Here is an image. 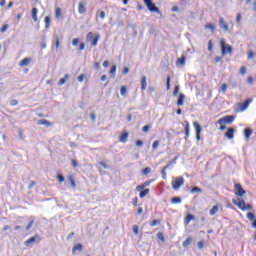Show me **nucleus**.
<instances>
[{
	"mask_svg": "<svg viewBox=\"0 0 256 256\" xmlns=\"http://www.w3.org/2000/svg\"><path fill=\"white\" fill-rule=\"evenodd\" d=\"M253 103V98H247L244 102L236 103L234 106V110L236 113H243V111H247L249 109V105Z\"/></svg>",
	"mask_w": 256,
	"mask_h": 256,
	"instance_id": "nucleus-1",
	"label": "nucleus"
},
{
	"mask_svg": "<svg viewBox=\"0 0 256 256\" xmlns=\"http://www.w3.org/2000/svg\"><path fill=\"white\" fill-rule=\"evenodd\" d=\"M233 205H236V207L240 208L241 211H251L253 209V206L251 204H246L245 200L238 198L232 200Z\"/></svg>",
	"mask_w": 256,
	"mask_h": 256,
	"instance_id": "nucleus-2",
	"label": "nucleus"
},
{
	"mask_svg": "<svg viewBox=\"0 0 256 256\" xmlns=\"http://www.w3.org/2000/svg\"><path fill=\"white\" fill-rule=\"evenodd\" d=\"M235 121V116H224L223 118H220L217 123L220 125V129H227L226 125H230V123H233Z\"/></svg>",
	"mask_w": 256,
	"mask_h": 256,
	"instance_id": "nucleus-3",
	"label": "nucleus"
},
{
	"mask_svg": "<svg viewBox=\"0 0 256 256\" xmlns=\"http://www.w3.org/2000/svg\"><path fill=\"white\" fill-rule=\"evenodd\" d=\"M220 47H221V51H222V57H225V55H227V53H229V55H231V53H233V47L229 44H226L225 40H223V39L220 40Z\"/></svg>",
	"mask_w": 256,
	"mask_h": 256,
	"instance_id": "nucleus-4",
	"label": "nucleus"
},
{
	"mask_svg": "<svg viewBox=\"0 0 256 256\" xmlns=\"http://www.w3.org/2000/svg\"><path fill=\"white\" fill-rule=\"evenodd\" d=\"M99 39H101V35L96 34L94 36L93 32H89L86 36V41H91L92 47H97V43H99Z\"/></svg>",
	"mask_w": 256,
	"mask_h": 256,
	"instance_id": "nucleus-5",
	"label": "nucleus"
},
{
	"mask_svg": "<svg viewBox=\"0 0 256 256\" xmlns=\"http://www.w3.org/2000/svg\"><path fill=\"white\" fill-rule=\"evenodd\" d=\"M183 185H185V179L183 177H176L171 182L172 189H174L175 191H178V189L183 187Z\"/></svg>",
	"mask_w": 256,
	"mask_h": 256,
	"instance_id": "nucleus-6",
	"label": "nucleus"
},
{
	"mask_svg": "<svg viewBox=\"0 0 256 256\" xmlns=\"http://www.w3.org/2000/svg\"><path fill=\"white\" fill-rule=\"evenodd\" d=\"M147 9L151 11V13H159V8L155 6L152 0H143Z\"/></svg>",
	"mask_w": 256,
	"mask_h": 256,
	"instance_id": "nucleus-7",
	"label": "nucleus"
},
{
	"mask_svg": "<svg viewBox=\"0 0 256 256\" xmlns=\"http://www.w3.org/2000/svg\"><path fill=\"white\" fill-rule=\"evenodd\" d=\"M234 189L236 197H243L246 193L245 190L243 189V186H241L240 183L235 184Z\"/></svg>",
	"mask_w": 256,
	"mask_h": 256,
	"instance_id": "nucleus-8",
	"label": "nucleus"
},
{
	"mask_svg": "<svg viewBox=\"0 0 256 256\" xmlns=\"http://www.w3.org/2000/svg\"><path fill=\"white\" fill-rule=\"evenodd\" d=\"M175 161H177V158H175L172 162H169L166 166L163 167L161 171L162 179H167V169L170 168L173 163H175Z\"/></svg>",
	"mask_w": 256,
	"mask_h": 256,
	"instance_id": "nucleus-9",
	"label": "nucleus"
},
{
	"mask_svg": "<svg viewBox=\"0 0 256 256\" xmlns=\"http://www.w3.org/2000/svg\"><path fill=\"white\" fill-rule=\"evenodd\" d=\"M153 179L152 180H148L143 182L142 184L138 185L136 187V191H143V189H145V187H149V185H151V183H153Z\"/></svg>",
	"mask_w": 256,
	"mask_h": 256,
	"instance_id": "nucleus-10",
	"label": "nucleus"
},
{
	"mask_svg": "<svg viewBox=\"0 0 256 256\" xmlns=\"http://www.w3.org/2000/svg\"><path fill=\"white\" fill-rule=\"evenodd\" d=\"M129 139V132L123 131L122 134L119 136L120 143H127V140Z\"/></svg>",
	"mask_w": 256,
	"mask_h": 256,
	"instance_id": "nucleus-11",
	"label": "nucleus"
},
{
	"mask_svg": "<svg viewBox=\"0 0 256 256\" xmlns=\"http://www.w3.org/2000/svg\"><path fill=\"white\" fill-rule=\"evenodd\" d=\"M36 239H39V235L36 234L24 242L25 247H29L32 243H35Z\"/></svg>",
	"mask_w": 256,
	"mask_h": 256,
	"instance_id": "nucleus-12",
	"label": "nucleus"
},
{
	"mask_svg": "<svg viewBox=\"0 0 256 256\" xmlns=\"http://www.w3.org/2000/svg\"><path fill=\"white\" fill-rule=\"evenodd\" d=\"M220 29L223 31H229V25L225 22V18H220Z\"/></svg>",
	"mask_w": 256,
	"mask_h": 256,
	"instance_id": "nucleus-13",
	"label": "nucleus"
},
{
	"mask_svg": "<svg viewBox=\"0 0 256 256\" xmlns=\"http://www.w3.org/2000/svg\"><path fill=\"white\" fill-rule=\"evenodd\" d=\"M33 61L31 58H24L19 62V67H27Z\"/></svg>",
	"mask_w": 256,
	"mask_h": 256,
	"instance_id": "nucleus-14",
	"label": "nucleus"
},
{
	"mask_svg": "<svg viewBox=\"0 0 256 256\" xmlns=\"http://www.w3.org/2000/svg\"><path fill=\"white\" fill-rule=\"evenodd\" d=\"M191 221H195V216L193 214H187L184 218L185 225H189Z\"/></svg>",
	"mask_w": 256,
	"mask_h": 256,
	"instance_id": "nucleus-15",
	"label": "nucleus"
},
{
	"mask_svg": "<svg viewBox=\"0 0 256 256\" xmlns=\"http://www.w3.org/2000/svg\"><path fill=\"white\" fill-rule=\"evenodd\" d=\"M140 85H141V91H145V89H147V77L145 76L141 77Z\"/></svg>",
	"mask_w": 256,
	"mask_h": 256,
	"instance_id": "nucleus-16",
	"label": "nucleus"
},
{
	"mask_svg": "<svg viewBox=\"0 0 256 256\" xmlns=\"http://www.w3.org/2000/svg\"><path fill=\"white\" fill-rule=\"evenodd\" d=\"M183 103H185V94H179L176 105L178 107H181L183 105Z\"/></svg>",
	"mask_w": 256,
	"mask_h": 256,
	"instance_id": "nucleus-17",
	"label": "nucleus"
},
{
	"mask_svg": "<svg viewBox=\"0 0 256 256\" xmlns=\"http://www.w3.org/2000/svg\"><path fill=\"white\" fill-rule=\"evenodd\" d=\"M85 11H87V9L85 8V4L83 2H80L78 4V13L80 15H84Z\"/></svg>",
	"mask_w": 256,
	"mask_h": 256,
	"instance_id": "nucleus-18",
	"label": "nucleus"
},
{
	"mask_svg": "<svg viewBox=\"0 0 256 256\" xmlns=\"http://www.w3.org/2000/svg\"><path fill=\"white\" fill-rule=\"evenodd\" d=\"M77 251H83V245L82 244H76L74 245V247L72 248V253L73 255H75L77 253Z\"/></svg>",
	"mask_w": 256,
	"mask_h": 256,
	"instance_id": "nucleus-19",
	"label": "nucleus"
},
{
	"mask_svg": "<svg viewBox=\"0 0 256 256\" xmlns=\"http://www.w3.org/2000/svg\"><path fill=\"white\" fill-rule=\"evenodd\" d=\"M149 191H150L149 188L138 191V193H140L139 194L140 199L147 197V195H149Z\"/></svg>",
	"mask_w": 256,
	"mask_h": 256,
	"instance_id": "nucleus-20",
	"label": "nucleus"
},
{
	"mask_svg": "<svg viewBox=\"0 0 256 256\" xmlns=\"http://www.w3.org/2000/svg\"><path fill=\"white\" fill-rule=\"evenodd\" d=\"M37 13H39V10L37 8H33L32 9V19L33 21H35V23H37V21H39V18L37 17Z\"/></svg>",
	"mask_w": 256,
	"mask_h": 256,
	"instance_id": "nucleus-21",
	"label": "nucleus"
},
{
	"mask_svg": "<svg viewBox=\"0 0 256 256\" xmlns=\"http://www.w3.org/2000/svg\"><path fill=\"white\" fill-rule=\"evenodd\" d=\"M251 135H253V130H251V129L244 130V136H245L246 141H249V138L251 137Z\"/></svg>",
	"mask_w": 256,
	"mask_h": 256,
	"instance_id": "nucleus-22",
	"label": "nucleus"
},
{
	"mask_svg": "<svg viewBox=\"0 0 256 256\" xmlns=\"http://www.w3.org/2000/svg\"><path fill=\"white\" fill-rule=\"evenodd\" d=\"M234 133H235V130L228 129L227 132L225 133V137H227V139H233Z\"/></svg>",
	"mask_w": 256,
	"mask_h": 256,
	"instance_id": "nucleus-23",
	"label": "nucleus"
},
{
	"mask_svg": "<svg viewBox=\"0 0 256 256\" xmlns=\"http://www.w3.org/2000/svg\"><path fill=\"white\" fill-rule=\"evenodd\" d=\"M38 125H44L45 127H51V122H49L45 119H42V120L38 121Z\"/></svg>",
	"mask_w": 256,
	"mask_h": 256,
	"instance_id": "nucleus-24",
	"label": "nucleus"
},
{
	"mask_svg": "<svg viewBox=\"0 0 256 256\" xmlns=\"http://www.w3.org/2000/svg\"><path fill=\"white\" fill-rule=\"evenodd\" d=\"M218 211H219V206L214 205L212 207V209H210V215L213 217V216H215L217 214Z\"/></svg>",
	"mask_w": 256,
	"mask_h": 256,
	"instance_id": "nucleus-25",
	"label": "nucleus"
},
{
	"mask_svg": "<svg viewBox=\"0 0 256 256\" xmlns=\"http://www.w3.org/2000/svg\"><path fill=\"white\" fill-rule=\"evenodd\" d=\"M44 23H45V28L49 29V27H51V18L49 16H46L44 18Z\"/></svg>",
	"mask_w": 256,
	"mask_h": 256,
	"instance_id": "nucleus-26",
	"label": "nucleus"
},
{
	"mask_svg": "<svg viewBox=\"0 0 256 256\" xmlns=\"http://www.w3.org/2000/svg\"><path fill=\"white\" fill-rule=\"evenodd\" d=\"M68 181L70 182V185H72L73 189L77 187V184L75 183V178L73 177V175L68 176Z\"/></svg>",
	"mask_w": 256,
	"mask_h": 256,
	"instance_id": "nucleus-27",
	"label": "nucleus"
},
{
	"mask_svg": "<svg viewBox=\"0 0 256 256\" xmlns=\"http://www.w3.org/2000/svg\"><path fill=\"white\" fill-rule=\"evenodd\" d=\"M61 15H62L61 8L56 7V9H55V17H56V19H61Z\"/></svg>",
	"mask_w": 256,
	"mask_h": 256,
	"instance_id": "nucleus-28",
	"label": "nucleus"
},
{
	"mask_svg": "<svg viewBox=\"0 0 256 256\" xmlns=\"http://www.w3.org/2000/svg\"><path fill=\"white\" fill-rule=\"evenodd\" d=\"M191 243H193V238L188 237L183 243V247H187L188 245H191Z\"/></svg>",
	"mask_w": 256,
	"mask_h": 256,
	"instance_id": "nucleus-29",
	"label": "nucleus"
},
{
	"mask_svg": "<svg viewBox=\"0 0 256 256\" xmlns=\"http://www.w3.org/2000/svg\"><path fill=\"white\" fill-rule=\"evenodd\" d=\"M116 73H117V66L113 65L110 69V77H115Z\"/></svg>",
	"mask_w": 256,
	"mask_h": 256,
	"instance_id": "nucleus-30",
	"label": "nucleus"
},
{
	"mask_svg": "<svg viewBox=\"0 0 256 256\" xmlns=\"http://www.w3.org/2000/svg\"><path fill=\"white\" fill-rule=\"evenodd\" d=\"M67 79H69V75L66 74V75H65V78H61V79L59 80V82H58L59 87H61L62 85H65Z\"/></svg>",
	"mask_w": 256,
	"mask_h": 256,
	"instance_id": "nucleus-31",
	"label": "nucleus"
},
{
	"mask_svg": "<svg viewBox=\"0 0 256 256\" xmlns=\"http://www.w3.org/2000/svg\"><path fill=\"white\" fill-rule=\"evenodd\" d=\"M205 29H210V31H211L212 33H215V25H213V24H211V23H207V24L205 25Z\"/></svg>",
	"mask_w": 256,
	"mask_h": 256,
	"instance_id": "nucleus-32",
	"label": "nucleus"
},
{
	"mask_svg": "<svg viewBox=\"0 0 256 256\" xmlns=\"http://www.w3.org/2000/svg\"><path fill=\"white\" fill-rule=\"evenodd\" d=\"M157 239H159V241H161L162 243H165V236L163 235V232L157 233Z\"/></svg>",
	"mask_w": 256,
	"mask_h": 256,
	"instance_id": "nucleus-33",
	"label": "nucleus"
},
{
	"mask_svg": "<svg viewBox=\"0 0 256 256\" xmlns=\"http://www.w3.org/2000/svg\"><path fill=\"white\" fill-rule=\"evenodd\" d=\"M190 193H203V190L201 188L195 186L190 190Z\"/></svg>",
	"mask_w": 256,
	"mask_h": 256,
	"instance_id": "nucleus-34",
	"label": "nucleus"
},
{
	"mask_svg": "<svg viewBox=\"0 0 256 256\" xmlns=\"http://www.w3.org/2000/svg\"><path fill=\"white\" fill-rule=\"evenodd\" d=\"M246 217L249 221H255V214H253V212H248Z\"/></svg>",
	"mask_w": 256,
	"mask_h": 256,
	"instance_id": "nucleus-35",
	"label": "nucleus"
},
{
	"mask_svg": "<svg viewBox=\"0 0 256 256\" xmlns=\"http://www.w3.org/2000/svg\"><path fill=\"white\" fill-rule=\"evenodd\" d=\"M166 89L169 91L171 89V76H168L166 79Z\"/></svg>",
	"mask_w": 256,
	"mask_h": 256,
	"instance_id": "nucleus-36",
	"label": "nucleus"
},
{
	"mask_svg": "<svg viewBox=\"0 0 256 256\" xmlns=\"http://www.w3.org/2000/svg\"><path fill=\"white\" fill-rule=\"evenodd\" d=\"M171 203L173 205H177V204L181 203V199L179 197H174L171 199Z\"/></svg>",
	"mask_w": 256,
	"mask_h": 256,
	"instance_id": "nucleus-37",
	"label": "nucleus"
},
{
	"mask_svg": "<svg viewBox=\"0 0 256 256\" xmlns=\"http://www.w3.org/2000/svg\"><path fill=\"white\" fill-rule=\"evenodd\" d=\"M156 225H161V221L155 219L150 223V227H156Z\"/></svg>",
	"mask_w": 256,
	"mask_h": 256,
	"instance_id": "nucleus-38",
	"label": "nucleus"
},
{
	"mask_svg": "<svg viewBox=\"0 0 256 256\" xmlns=\"http://www.w3.org/2000/svg\"><path fill=\"white\" fill-rule=\"evenodd\" d=\"M151 173V167H146L142 170L143 175H149Z\"/></svg>",
	"mask_w": 256,
	"mask_h": 256,
	"instance_id": "nucleus-39",
	"label": "nucleus"
},
{
	"mask_svg": "<svg viewBox=\"0 0 256 256\" xmlns=\"http://www.w3.org/2000/svg\"><path fill=\"white\" fill-rule=\"evenodd\" d=\"M157 147H159V140H155L152 144L153 151H157Z\"/></svg>",
	"mask_w": 256,
	"mask_h": 256,
	"instance_id": "nucleus-40",
	"label": "nucleus"
},
{
	"mask_svg": "<svg viewBox=\"0 0 256 256\" xmlns=\"http://www.w3.org/2000/svg\"><path fill=\"white\" fill-rule=\"evenodd\" d=\"M120 93L123 97H125V95H127V87L122 86L120 89Z\"/></svg>",
	"mask_w": 256,
	"mask_h": 256,
	"instance_id": "nucleus-41",
	"label": "nucleus"
},
{
	"mask_svg": "<svg viewBox=\"0 0 256 256\" xmlns=\"http://www.w3.org/2000/svg\"><path fill=\"white\" fill-rule=\"evenodd\" d=\"M185 56H182V57H180V58H178V60H177V63H179L180 65H185Z\"/></svg>",
	"mask_w": 256,
	"mask_h": 256,
	"instance_id": "nucleus-42",
	"label": "nucleus"
},
{
	"mask_svg": "<svg viewBox=\"0 0 256 256\" xmlns=\"http://www.w3.org/2000/svg\"><path fill=\"white\" fill-rule=\"evenodd\" d=\"M220 92L222 93H227V84H222L220 87Z\"/></svg>",
	"mask_w": 256,
	"mask_h": 256,
	"instance_id": "nucleus-43",
	"label": "nucleus"
},
{
	"mask_svg": "<svg viewBox=\"0 0 256 256\" xmlns=\"http://www.w3.org/2000/svg\"><path fill=\"white\" fill-rule=\"evenodd\" d=\"M196 139L197 141H201V129H196Z\"/></svg>",
	"mask_w": 256,
	"mask_h": 256,
	"instance_id": "nucleus-44",
	"label": "nucleus"
},
{
	"mask_svg": "<svg viewBox=\"0 0 256 256\" xmlns=\"http://www.w3.org/2000/svg\"><path fill=\"white\" fill-rule=\"evenodd\" d=\"M8 29H9V24H5L0 29V33H5V31H7Z\"/></svg>",
	"mask_w": 256,
	"mask_h": 256,
	"instance_id": "nucleus-45",
	"label": "nucleus"
},
{
	"mask_svg": "<svg viewBox=\"0 0 256 256\" xmlns=\"http://www.w3.org/2000/svg\"><path fill=\"white\" fill-rule=\"evenodd\" d=\"M57 179H58L59 183H63V181H65V177H63V175H61V174L57 175Z\"/></svg>",
	"mask_w": 256,
	"mask_h": 256,
	"instance_id": "nucleus-46",
	"label": "nucleus"
},
{
	"mask_svg": "<svg viewBox=\"0 0 256 256\" xmlns=\"http://www.w3.org/2000/svg\"><path fill=\"white\" fill-rule=\"evenodd\" d=\"M72 45H73V47H77V45H79V38H74L72 40Z\"/></svg>",
	"mask_w": 256,
	"mask_h": 256,
	"instance_id": "nucleus-47",
	"label": "nucleus"
},
{
	"mask_svg": "<svg viewBox=\"0 0 256 256\" xmlns=\"http://www.w3.org/2000/svg\"><path fill=\"white\" fill-rule=\"evenodd\" d=\"M197 247H198V249H203V247H205V242L199 241V242L197 243Z\"/></svg>",
	"mask_w": 256,
	"mask_h": 256,
	"instance_id": "nucleus-48",
	"label": "nucleus"
},
{
	"mask_svg": "<svg viewBox=\"0 0 256 256\" xmlns=\"http://www.w3.org/2000/svg\"><path fill=\"white\" fill-rule=\"evenodd\" d=\"M139 203V198H137V197H135V198H133V200H132V205L134 206V207H137V204Z\"/></svg>",
	"mask_w": 256,
	"mask_h": 256,
	"instance_id": "nucleus-49",
	"label": "nucleus"
},
{
	"mask_svg": "<svg viewBox=\"0 0 256 256\" xmlns=\"http://www.w3.org/2000/svg\"><path fill=\"white\" fill-rule=\"evenodd\" d=\"M208 51H213V41L209 40L208 42Z\"/></svg>",
	"mask_w": 256,
	"mask_h": 256,
	"instance_id": "nucleus-50",
	"label": "nucleus"
},
{
	"mask_svg": "<svg viewBox=\"0 0 256 256\" xmlns=\"http://www.w3.org/2000/svg\"><path fill=\"white\" fill-rule=\"evenodd\" d=\"M133 233H135L136 235H139V226L137 225L133 226Z\"/></svg>",
	"mask_w": 256,
	"mask_h": 256,
	"instance_id": "nucleus-51",
	"label": "nucleus"
},
{
	"mask_svg": "<svg viewBox=\"0 0 256 256\" xmlns=\"http://www.w3.org/2000/svg\"><path fill=\"white\" fill-rule=\"evenodd\" d=\"M245 73H247V68H245V66H242V67L240 68V74H241V75H245Z\"/></svg>",
	"mask_w": 256,
	"mask_h": 256,
	"instance_id": "nucleus-52",
	"label": "nucleus"
},
{
	"mask_svg": "<svg viewBox=\"0 0 256 256\" xmlns=\"http://www.w3.org/2000/svg\"><path fill=\"white\" fill-rule=\"evenodd\" d=\"M72 166L74 167V169L76 167H79V162H77V160H75V159H72Z\"/></svg>",
	"mask_w": 256,
	"mask_h": 256,
	"instance_id": "nucleus-53",
	"label": "nucleus"
},
{
	"mask_svg": "<svg viewBox=\"0 0 256 256\" xmlns=\"http://www.w3.org/2000/svg\"><path fill=\"white\" fill-rule=\"evenodd\" d=\"M18 104H19V102H18L17 100H11V101H10L11 107H15V106H17Z\"/></svg>",
	"mask_w": 256,
	"mask_h": 256,
	"instance_id": "nucleus-54",
	"label": "nucleus"
},
{
	"mask_svg": "<svg viewBox=\"0 0 256 256\" xmlns=\"http://www.w3.org/2000/svg\"><path fill=\"white\" fill-rule=\"evenodd\" d=\"M98 15L100 19H105V12L104 11H98Z\"/></svg>",
	"mask_w": 256,
	"mask_h": 256,
	"instance_id": "nucleus-55",
	"label": "nucleus"
},
{
	"mask_svg": "<svg viewBox=\"0 0 256 256\" xmlns=\"http://www.w3.org/2000/svg\"><path fill=\"white\" fill-rule=\"evenodd\" d=\"M179 94V86H175L174 91H173V95L177 96Z\"/></svg>",
	"mask_w": 256,
	"mask_h": 256,
	"instance_id": "nucleus-56",
	"label": "nucleus"
},
{
	"mask_svg": "<svg viewBox=\"0 0 256 256\" xmlns=\"http://www.w3.org/2000/svg\"><path fill=\"white\" fill-rule=\"evenodd\" d=\"M236 23L239 25L241 23V13H238L236 16Z\"/></svg>",
	"mask_w": 256,
	"mask_h": 256,
	"instance_id": "nucleus-57",
	"label": "nucleus"
},
{
	"mask_svg": "<svg viewBox=\"0 0 256 256\" xmlns=\"http://www.w3.org/2000/svg\"><path fill=\"white\" fill-rule=\"evenodd\" d=\"M253 81H255V79H253V76H249L247 78V83H249V85L253 84Z\"/></svg>",
	"mask_w": 256,
	"mask_h": 256,
	"instance_id": "nucleus-58",
	"label": "nucleus"
},
{
	"mask_svg": "<svg viewBox=\"0 0 256 256\" xmlns=\"http://www.w3.org/2000/svg\"><path fill=\"white\" fill-rule=\"evenodd\" d=\"M33 223H34L33 220L29 222V224L26 227V231H29L33 227Z\"/></svg>",
	"mask_w": 256,
	"mask_h": 256,
	"instance_id": "nucleus-59",
	"label": "nucleus"
},
{
	"mask_svg": "<svg viewBox=\"0 0 256 256\" xmlns=\"http://www.w3.org/2000/svg\"><path fill=\"white\" fill-rule=\"evenodd\" d=\"M85 49V43H80L79 47H78V51H83Z\"/></svg>",
	"mask_w": 256,
	"mask_h": 256,
	"instance_id": "nucleus-60",
	"label": "nucleus"
},
{
	"mask_svg": "<svg viewBox=\"0 0 256 256\" xmlns=\"http://www.w3.org/2000/svg\"><path fill=\"white\" fill-rule=\"evenodd\" d=\"M136 147H143V141L137 140L136 141Z\"/></svg>",
	"mask_w": 256,
	"mask_h": 256,
	"instance_id": "nucleus-61",
	"label": "nucleus"
},
{
	"mask_svg": "<svg viewBox=\"0 0 256 256\" xmlns=\"http://www.w3.org/2000/svg\"><path fill=\"white\" fill-rule=\"evenodd\" d=\"M255 54L253 53V50H250L248 52V59H252Z\"/></svg>",
	"mask_w": 256,
	"mask_h": 256,
	"instance_id": "nucleus-62",
	"label": "nucleus"
},
{
	"mask_svg": "<svg viewBox=\"0 0 256 256\" xmlns=\"http://www.w3.org/2000/svg\"><path fill=\"white\" fill-rule=\"evenodd\" d=\"M85 79V75L84 74H81L80 76H78V81L80 83H82V81Z\"/></svg>",
	"mask_w": 256,
	"mask_h": 256,
	"instance_id": "nucleus-63",
	"label": "nucleus"
},
{
	"mask_svg": "<svg viewBox=\"0 0 256 256\" xmlns=\"http://www.w3.org/2000/svg\"><path fill=\"white\" fill-rule=\"evenodd\" d=\"M137 215H143V208L142 207H139L137 209Z\"/></svg>",
	"mask_w": 256,
	"mask_h": 256,
	"instance_id": "nucleus-64",
	"label": "nucleus"
}]
</instances>
